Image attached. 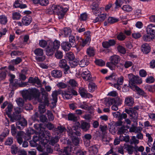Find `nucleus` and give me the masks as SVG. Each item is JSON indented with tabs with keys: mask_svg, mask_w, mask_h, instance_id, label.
I'll list each match as a JSON object with an SVG mask.
<instances>
[{
	"mask_svg": "<svg viewBox=\"0 0 155 155\" xmlns=\"http://www.w3.org/2000/svg\"><path fill=\"white\" fill-rule=\"evenodd\" d=\"M35 54L37 56H41L43 54V50L40 48H37L34 51Z\"/></svg>",
	"mask_w": 155,
	"mask_h": 155,
	"instance_id": "c9c22d12",
	"label": "nucleus"
},
{
	"mask_svg": "<svg viewBox=\"0 0 155 155\" xmlns=\"http://www.w3.org/2000/svg\"><path fill=\"white\" fill-rule=\"evenodd\" d=\"M28 82L31 83L36 84L38 85H40V81L37 77H35L34 78L32 77H30L28 79Z\"/></svg>",
	"mask_w": 155,
	"mask_h": 155,
	"instance_id": "bb28decb",
	"label": "nucleus"
},
{
	"mask_svg": "<svg viewBox=\"0 0 155 155\" xmlns=\"http://www.w3.org/2000/svg\"><path fill=\"white\" fill-rule=\"evenodd\" d=\"M22 20L23 25L28 26L30 24L32 21V19L31 16L27 15L23 17Z\"/></svg>",
	"mask_w": 155,
	"mask_h": 155,
	"instance_id": "f8f14e48",
	"label": "nucleus"
},
{
	"mask_svg": "<svg viewBox=\"0 0 155 155\" xmlns=\"http://www.w3.org/2000/svg\"><path fill=\"white\" fill-rule=\"evenodd\" d=\"M95 62L97 65L99 66H103L105 64V62L101 59L96 60Z\"/></svg>",
	"mask_w": 155,
	"mask_h": 155,
	"instance_id": "4d7b16f0",
	"label": "nucleus"
},
{
	"mask_svg": "<svg viewBox=\"0 0 155 155\" xmlns=\"http://www.w3.org/2000/svg\"><path fill=\"white\" fill-rule=\"evenodd\" d=\"M99 0H94L91 7L93 14L96 15H98L100 12L98 5L99 3Z\"/></svg>",
	"mask_w": 155,
	"mask_h": 155,
	"instance_id": "423d86ee",
	"label": "nucleus"
},
{
	"mask_svg": "<svg viewBox=\"0 0 155 155\" xmlns=\"http://www.w3.org/2000/svg\"><path fill=\"white\" fill-rule=\"evenodd\" d=\"M82 41H81L80 42L79 44L80 45L83 47L87 45H88V43L90 42V41H87V40L86 39H85V40L82 39Z\"/></svg>",
	"mask_w": 155,
	"mask_h": 155,
	"instance_id": "0e129e2a",
	"label": "nucleus"
},
{
	"mask_svg": "<svg viewBox=\"0 0 155 155\" xmlns=\"http://www.w3.org/2000/svg\"><path fill=\"white\" fill-rule=\"evenodd\" d=\"M125 104L128 106H131L134 103V99L131 97H129L126 98L125 100Z\"/></svg>",
	"mask_w": 155,
	"mask_h": 155,
	"instance_id": "393cba45",
	"label": "nucleus"
},
{
	"mask_svg": "<svg viewBox=\"0 0 155 155\" xmlns=\"http://www.w3.org/2000/svg\"><path fill=\"white\" fill-rule=\"evenodd\" d=\"M13 105L11 104H9L8 105L7 107L5 109V112L8 117L11 118L12 117L11 112L12 111Z\"/></svg>",
	"mask_w": 155,
	"mask_h": 155,
	"instance_id": "a878e982",
	"label": "nucleus"
},
{
	"mask_svg": "<svg viewBox=\"0 0 155 155\" xmlns=\"http://www.w3.org/2000/svg\"><path fill=\"white\" fill-rule=\"evenodd\" d=\"M117 49L118 51L122 54H125L126 52L125 48L121 45H118L117 47Z\"/></svg>",
	"mask_w": 155,
	"mask_h": 155,
	"instance_id": "13d9d810",
	"label": "nucleus"
},
{
	"mask_svg": "<svg viewBox=\"0 0 155 155\" xmlns=\"http://www.w3.org/2000/svg\"><path fill=\"white\" fill-rule=\"evenodd\" d=\"M40 94L39 91L36 88H31L28 89L23 92L22 96L25 100L38 99Z\"/></svg>",
	"mask_w": 155,
	"mask_h": 155,
	"instance_id": "7ed1b4c3",
	"label": "nucleus"
},
{
	"mask_svg": "<svg viewBox=\"0 0 155 155\" xmlns=\"http://www.w3.org/2000/svg\"><path fill=\"white\" fill-rule=\"evenodd\" d=\"M55 56L57 58L60 59L63 57V54L61 51H57L55 53Z\"/></svg>",
	"mask_w": 155,
	"mask_h": 155,
	"instance_id": "bf43d9fd",
	"label": "nucleus"
},
{
	"mask_svg": "<svg viewBox=\"0 0 155 155\" xmlns=\"http://www.w3.org/2000/svg\"><path fill=\"white\" fill-rule=\"evenodd\" d=\"M71 32V29L68 28H64L63 34L64 35L65 37H68L70 35Z\"/></svg>",
	"mask_w": 155,
	"mask_h": 155,
	"instance_id": "473e14b6",
	"label": "nucleus"
},
{
	"mask_svg": "<svg viewBox=\"0 0 155 155\" xmlns=\"http://www.w3.org/2000/svg\"><path fill=\"white\" fill-rule=\"evenodd\" d=\"M105 78L107 80H110L112 81H114L117 79L118 77L115 74H112L109 76L106 77Z\"/></svg>",
	"mask_w": 155,
	"mask_h": 155,
	"instance_id": "7c9ffc66",
	"label": "nucleus"
},
{
	"mask_svg": "<svg viewBox=\"0 0 155 155\" xmlns=\"http://www.w3.org/2000/svg\"><path fill=\"white\" fill-rule=\"evenodd\" d=\"M134 147V151L136 152L137 151L142 152L144 150V148L143 146H140L139 147L135 146Z\"/></svg>",
	"mask_w": 155,
	"mask_h": 155,
	"instance_id": "774afa93",
	"label": "nucleus"
},
{
	"mask_svg": "<svg viewBox=\"0 0 155 155\" xmlns=\"http://www.w3.org/2000/svg\"><path fill=\"white\" fill-rule=\"evenodd\" d=\"M61 46L63 49L65 51H69L71 48V47L72 46L68 42H63L61 44Z\"/></svg>",
	"mask_w": 155,
	"mask_h": 155,
	"instance_id": "4be33fe9",
	"label": "nucleus"
},
{
	"mask_svg": "<svg viewBox=\"0 0 155 155\" xmlns=\"http://www.w3.org/2000/svg\"><path fill=\"white\" fill-rule=\"evenodd\" d=\"M130 116L132 117L133 119L132 121L134 123V125H137L138 114L137 111H135L134 110L133 111H133H132V113L130 114Z\"/></svg>",
	"mask_w": 155,
	"mask_h": 155,
	"instance_id": "412c9836",
	"label": "nucleus"
},
{
	"mask_svg": "<svg viewBox=\"0 0 155 155\" xmlns=\"http://www.w3.org/2000/svg\"><path fill=\"white\" fill-rule=\"evenodd\" d=\"M112 114L114 117L117 118L118 120H122L127 117V115L126 114L123 113L121 114L118 112H113Z\"/></svg>",
	"mask_w": 155,
	"mask_h": 155,
	"instance_id": "4468645a",
	"label": "nucleus"
},
{
	"mask_svg": "<svg viewBox=\"0 0 155 155\" xmlns=\"http://www.w3.org/2000/svg\"><path fill=\"white\" fill-rule=\"evenodd\" d=\"M88 88L90 92H93L97 88V87L94 83L91 82L89 84Z\"/></svg>",
	"mask_w": 155,
	"mask_h": 155,
	"instance_id": "a19ab883",
	"label": "nucleus"
},
{
	"mask_svg": "<svg viewBox=\"0 0 155 155\" xmlns=\"http://www.w3.org/2000/svg\"><path fill=\"white\" fill-rule=\"evenodd\" d=\"M66 130V129L65 127L63 126L60 125L57 127V128H56V131H57V134H59L62 133L64 132H65Z\"/></svg>",
	"mask_w": 155,
	"mask_h": 155,
	"instance_id": "c756f323",
	"label": "nucleus"
},
{
	"mask_svg": "<svg viewBox=\"0 0 155 155\" xmlns=\"http://www.w3.org/2000/svg\"><path fill=\"white\" fill-rule=\"evenodd\" d=\"M89 62L88 60L85 58L81 60L79 63V65L81 67H85L88 65Z\"/></svg>",
	"mask_w": 155,
	"mask_h": 155,
	"instance_id": "cd10ccee",
	"label": "nucleus"
},
{
	"mask_svg": "<svg viewBox=\"0 0 155 155\" xmlns=\"http://www.w3.org/2000/svg\"><path fill=\"white\" fill-rule=\"evenodd\" d=\"M124 148L130 154H132L134 151V147L130 145L124 144Z\"/></svg>",
	"mask_w": 155,
	"mask_h": 155,
	"instance_id": "b1692460",
	"label": "nucleus"
},
{
	"mask_svg": "<svg viewBox=\"0 0 155 155\" xmlns=\"http://www.w3.org/2000/svg\"><path fill=\"white\" fill-rule=\"evenodd\" d=\"M87 18V15L86 13H84L81 14L79 18L80 21H84Z\"/></svg>",
	"mask_w": 155,
	"mask_h": 155,
	"instance_id": "5fc2aeb1",
	"label": "nucleus"
},
{
	"mask_svg": "<svg viewBox=\"0 0 155 155\" xmlns=\"http://www.w3.org/2000/svg\"><path fill=\"white\" fill-rule=\"evenodd\" d=\"M122 9L127 12H130L132 10L131 6L129 5H124L122 8Z\"/></svg>",
	"mask_w": 155,
	"mask_h": 155,
	"instance_id": "6e6d98bb",
	"label": "nucleus"
},
{
	"mask_svg": "<svg viewBox=\"0 0 155 155\" xmlns=\"http://www.w3.org/2000/svg\"><path fill=\"white\" fill-rule=\"evenodd\" d=\"M118 20L112 17H109L108 19V22L110 24H113L117 22Z\"/></svg>",
	"mask_w": 155,
	"mask_h": 155,
	"instance_id": "680f3d73",
	"label": "nucleus"
},
{
	"mask_svg": "<svg viewBox=\"0 0 155 155\" xmlns=\"http://www.w3.org/2000/svg\"><path fill=\"white\" fill-rule=\"evenodd\" d=\"M60 46V42L57 40H55L53 43L52 47L55 49H58Z\"/></svg>",
	"mask_w": 155,
	"mask_h": 155,
	"instance_id": "8fccbe9b",
	"label": "nucleus"
},
{
	"mask_svg": "<svg viewBox=\"0 0 155 155\" xmlns=\"http://www.w3.org/2000/svg\"><path fill=\"white\" fill-rule=\"evenodd\" d=\"M120 57L117 55H114L110 57V60L113 64L114 65H116L120 61Z\"/></svg>",
	"mask_w": 155,
	"mask_h": 155,
	"instance_id": "dca6fc26",
	"label": "nucleus"
},
{
	"mask_svg": "<svg viewBox=\"0 0 155 155\" xmlns=\"http://www.w3.org/2000/svg\"><path fill=\"white\" fill-rule=\"evenodd\" d=\"M47 114L48 115V118L50 121H53L54 120V118L53 114L51 111L48 110L47 112Z\"/></svg>",
	"mask_w": 155,
	"mask_h": 155,
	"instance_id": "e2e57ef3",
	"label": "nucleus"
},
{
	"mask_svg": "<svg viewBox=\"0 0 155 155\" xmlns=\"http://www.w3.org/2000/svg\"><path fill=\"white\" fill-rule=\"evenodd\" d=\"M21 15L18 12H14L12 13V18L14 20H18L20 18Z\"/></svg>",
	"mask_w": 155,
	"mask_h": 155,
	"instance_id": "864d4df0",
	"label": "nucleus"
},
{
	"mask_svg": "<svg viewBox=\"0 0 155 155\" xmlns=\"http://www.w3.org/2000/svg\"><path fill=\"white\" fill-rule=\"evenodd\" d=\"M147 34L153 35L155 34V25L151 24L148 25L147 28Z\"/></svg>",
	"mask_w": 155,
	"mask_h": 155,
	"instance_id": "ddd939ff",
	"label": "nucleus"
},
{
	"mask_svg": "<svg viewBox=\"0 0 155 155\" xmlns=\"http://www.w3.org/2000/svg\"><path fill=\"white\" fill-rule=\"evenodd\" d=\"M15 112L11 117L12 121L19 120L21 117L19 114L21 112L22 110L21 108L17 107L14 109Z\"/></svg>",
	"mask_w": 155,
	"mask_h": 155,
	"instance_id": "0eeeda50",
	"label": "nucleus"
},
{
	"mask_svg": "<svg viewBox=\"0 0 155 155\" xmlns=\"http://www.w3.org/2000/svg\"><path fill=\"white\" fill-rule=\"evenodd\" d=\"M69 41L70 44L73 47H74L76 45V43L75 39L73 35L69 36Z\"/></svg>",
	"mask_w": 155,
	"mask_h": 155,
	"instance_id": "4c0bfd02",
	"label": "nucleus"
},
{
	"mask_svg": "<svg viewBox=\"0 0 155 155\" xmlns=\"http://www.w3.org/2000/svg\"><path fill=\"white\" fill-rule=\"evenodd\" d=\"M70 150V148L69 147H65L64 149L61 150L62 155H70L69 154Z\"/></svg>",
	"mask_w": 155,
	"mask_h": 155,
	"instance_id": "79ce46f5",
	"label": "nucleus"
},
{
	"mask_svg": "<svg viewBox=\"0 0 155 155\" xmlns=\"http://www.w3.org/2000/svg\"><path fill=\"white\" fill-rule=\"evenodd\" d=\"M154 35H144L143 37V40L145 41H150L153 38Z\"/></svg>",
	"mask_w": 155,
	"mask_h": 155,
	"instance_id": "ea45409f",
	"label": "nucleus"
},
{
	"mask_svg": "<svg viewBox=\"0 0 155 155\" xmlns=\"http://www.w3.org/2000/svg\"><path fill=\"white\" fill-rule=\"evenodd\" d=\"M68 118L69 120L76 121L77 120V117L76 116L75 114L73 113H70L68 114Z\"/></svg>",
	"mask_w": 155,
	"mask_h": 155,
	"instance_id": "58836bf2",
	"label": "nucleus"
},
{
	"mask_svg": "<svg viewBox=\"0 0 155 155\" xmlns=\"http://www.w3.org/2000/svg\"><path fill=\"white\" fill-rule=\"evenodd\" d=\"M142 51L145 54H147L149 53L150 50V48L148 44L144 43L143 44L141 47Z\"/></svg>",
	"mask_w": 155,
	"mask_h": 155,
	"instance_id": "a211bd4d",
	"label": "nucleus"
},
{
	"mask_svg": "<svg viewBox=\"0 0 155 155\" xmlns=\"http://www.w3.org/2000/svg\"><path fill=\"white\" fill-rule=\"evenodd\" d=\"M27 121L24 119L16 123V128L20 130H22L24 127L27 125Z\"/></svg>",
	"mask_w": 155,
	"mask_h": 155,
	"instance_id": "2eb2a0df",
	"label": "nucleus"
},
{
	"mask_svg": "<svg viewBox=\"0 0 155 155\" xmlns=\"http://www.w3.org/2000/svg\"><path fill=\"white\" fill-rule=\"evenodd\" d=\"M79 93L82 97L90 98L92 97V95L87 92V91L84 88L80 87L79 90Z\"/></svg>",
	"mask_w": 155,
	"mask_h": 155,
	"instance_id": "1a4fd4ad",
	"label": "nucleus"
},
{
	"mask_svg": "<svg viewBox=\"0 0 155 155\" xmlns=\"http://www.w3.org/2000/svg\"><path fill=\"white\" fill-rule=\"evenodd\" d=\"M9 132V131L8 129H6L4 130L0 135V141H2L3 139L8 135Z\"/></svg>",
	"mask_w": 155,
	"mask_h": 155,
	"instance_id": "e433bc0d",
	"label": "nucleus"
},
{
	"mask_svg": "<svg viewBox=\"0 0 155 155\" xmlns=\"http://www.w3.org/2000/svg\"><path fill=\"white\" fill-rule=\"evenodd\" d=\"M81 75L84 80L88 81L89 82L90 81L91 79L90 72L87 69H83Z\"/></svg>",
	"mask_w": 155,
	"mask_h": 155,
	"instance_id": "6e6552de",
	"label": "nucleus"
},
{
	"mask_svg": "<svg viewBox=\"0 0 155 155\" xmlns=\"http://www.w3.org/2000/svg\"><path fill=\"white\" fill-rule=\"evenodd\" d=\"M126 37L125 35L122 32L120 33L117 36V39L119 41H123L124 40Z\"/></svg>",
	"mask_w": 155,
	"mask_h": 155,
	"instance_id": "603ef678",
	"label": "nucleus"
},
{
	"mask_svg": "<svg viewBox=\"0 0 155 155\" xmlns=\"http://www.w3.org/2000/svg\"><path fill=\"white\" fill-rule=\"evenodd\" d=\"M128 132L127 129L125 127L123 126L119 128L117 133L118 134L121 135L127 133Z\"/></svg>",
	"mask_w": 155,
	"mask_h": 155,
	"instance_id": "72a5a7b5",
	"label": "nucleus"
},
{
	"mask_svg": "<svg viewBox=\"0 0 155 155\" xmlns=\"http://www.w3.org/2000/svg\"><path fill=\"white\" fill-rule=\"evenodd\" d=\"M42 98L39 97L38 99V101L41 103H43V104L47 106H48L49 102H50L52 105L53 104L51 103V100L53 99V98L51 99L50 100H49L48 97V93L46 92L45 91H44V92L42 93Z\"/></svg>",
	"mask_w": 155,
	"mask_h": 155,
	"instance_id": "39448f33",
	"label": "nucleus"
},
{
	"mask_svg": "<svg viewBox=\"0 0 155 155\" xmlns=\"http://www.w3.org/2000/svg\"><path fill=\"white\" fill-rule=\"evenodd\" d=\"M68 86H71L72 87H75L78 86V84L76 81L74 79L70 80L68 82Z\"/></svg>",
	"mask_w": 155,
	"mask_h": 155,
	"instance_id": "49530a36",
	"label": "nucleus"
},
{
	"mask_svg": "<svg viewBox=\"0 0 155 155\" xmlns=\"http://www.w3.org/2000/svg\"><path fill=\"white\" fill-rule=\"evenodd\" d=\"M57 86L58 87L61 89L65 88L67 87V84L62 82L58 83L57 84Z\"/></svg>",
	"mask_w": 155,
	"mask_h": 155,
	"instance_id": "052dcab7",
	"label": "nucleus"
},
{
	"mask_svg": "<svg viewBox=\"0 0 155 155\" xmlns=\"http://www.w3.org/2000/svg\"><path fill=\"white\" fill-rule=\"evenodd\" d=\"M59 66L61 68L64 69L66 71L69 69V67L67 64V61L65 59H62L60 60Z\"/></svg>",
	"mask_w": 155,
	"mask_h": 155,
	"instance_id": "9b49d317",
	"label": "nucleus"
},
{
	"mask_svg": "<svg viewBox=\"0 0 155 155\" xmlns=\"http://www.w3.org/2000/svg\"><path fill=\"white\" fill-rule=\"evenodd\" d=\"M80 126L83 131L86 132L89 129L90 125L89 123L87 122L81 121Z\"/></svg>",
	"mask_w": 155,
	"mask_h": 155,
	"instance_id": "aec40b11",
	"label": "nucleus"
},
{
	"mask_svg": "<svg viewBox=\"0 0 155 155\" xmlns=\"http://www.w3.org/2000/svg\"><path fill=\"white\" fill-rule=\"evenodd\" d=\"M66 58L70 61H72L74 58V54L71 52L67 53L66 55Z\"/></svg>",
	"mask_w": 155,
	"mask_h": 155,
	"instance_id": "37998d69",
	"label": "nucleus"
},
{
	"mask_svg": "<svg viewBox=\"0 0 155 155\" xmlns=\"http://www.w3.org/2000/svg\"><path fill=\"white\" fill-rule=\"evenodd\" d=\"M41 137L42 136L40 135V133L39 134H35V135L33 136V140L34 141V144L33 145H31L32 142H30V144L31 146L32 147L36 146L37 144L36 142L38 141H40V142L41 139L42 138Z\"/></svg>",
	"mask_w": 155,
	"mask_h": 155,
	"instance_id": "f3484780",
	"label": "nucleus"
},
{
	"mask_svg": "<svg viewBox=\"0 0 155 155\" xmlns=\"http://www.w3.org/2000/svg\"><path fill=\"white\" fill-rule=\"evenodd\" d=\"M40 135H41L42 137H49L50 136V133L49 131L45 130L44 131L40 133Z\"/></svg>",
	"mask_w": 155,
	"mask_h": 155,
	"instance_id": "de8ad7c7",
	"label": "nucleus"
},
{
	"mask_svg": "<svg viewBox=\"0 0 155 155\" xmlns=\"http://www.w3.org/2000/svg\"><path fill=\"white\" fill-rule=\"evenodd\" d=\"M59 140L58 137L56 136L54 137H52L49 140V143L52 145H54L56 143H57Z\"/></svg>",
	"mask_w": 155,
	"mask_h": 155,
	"instance_id": "f704fd0d",
	"label": "nucleus"
},
{
	"mask_svg": "<svg viewBox=\"0 0 155 155\" xmlns=\"http://www.w3.org/2000/svg\"><path fill=\"white\" fill-rule=\"evenodd\" d=\"M8 21L7 17L4 15L0 16V23L3 25H5Z\"/></svg>",
	"mask_w": 155,
	"mask_h": 155,
	"instance_id": "c03bdc74",
	"label": "nucleus"
},
{
	"mask_svg": "<svg viewBox=\"0 0 155 155\" xmlns=\"http://www.w3.org/2000/svg\"><path fill=\"white\" fill-rule=\"evenodd\" d=\"M17 104L18 105L21 107H22L23 106L24 104V101L22 98H18L16 99V100Z\"/></svg>",
	"mask_w": 155,
	"mask_h": 155,
	"instance_id": "a18cd8bd",
	"label": "nucleus"
},
{
	"mask_svg": "<svg viewBox=\"0 0 155 155\" xmlns=\"http://www.w3.org/2000/svg\"><path fill=\"white\" fill-rule=\"evenodd\" d=\"M39 46L43 48L45 47L47 45V42L46 41L44 40H40L39 42Z\"/></svg>",
	"mask_w": 155,
	"mask_h": 155,
	"instance_id": "338daca9",
	"label": "nucleus"
},
{
	"mask_svg": "<svg viewBox=\"0 0 155 155\" xmlns=\"http://www.w3.org/2000/svg\"><path fill=\"white\" fill-rule=\"evenodd\" d=\"M61 94L63 98L64 99L69 100L71 99L73 95H77L78 93L77 91L73 89L68 88V90L62 91L60 90L54 91L52 94V97L53 99L51 100V103L53 106L56 107V103L58 100V96L60 94Z\"/></svg>",
	"mask_w": 155,
	"mask_h": 155,
	"instance_id": "f257e3e1",
	"label": "nucleus"
},
{
	"mask_svg": "<svg viewBox=\"0 0 155 155\" xmlns=\"http://www.w3.org/2000/svg\"><path fill=\"white\" fill-rule=\"evenodd\" d=\"M51 75L53 77L56 78H58L62 76L61 72L58 70H54L51 71Z\"/></svg>",
	"mask_w": 155,
	"mask_h": 155,
	"instance_id": "5701e85b",
	"label": "nucleus"
},
{
	"mask_svg": "<svg viewBox=\"0 0 155 155\" xmlns=\"http://www.w3.org/2000/svg\"><path fill=\"white\" fill-rule=\"evenodd\" d=\"M18 147L15 145H13L11 147V152L12 154H15L18 152Z\"/></svg>",
	"mask_w": 155,
	"mask_h": 155,
	"instance_id": "09e8293b",
	"label": "nucleus"
},
{
	"mask_svg": "<svg viewBox=\"0 0 155 155\" xmlns=\"http://www.w3.org/2000/svg\"><path fill=\"white\" fill-rule=\"evenodd\" d=\"M92 138L91 135L90 134H86L83 137V140L84 144L86 147H88L90 146L91 139Z\"/></svg>",
	"mask_w": 155,
	"mask_h": 155,
	"instance_id": "9d476101",
	"label": "nucleus"
},
{
	"mask_svg": "<svg viewBox=\"0 0 155 155\" xmlns=\"http://www.w3.org/2000/svg\"><path fill=\"white\" fill-rule=\"evenodd\" d=\"M134 89L136 91L137 94L142 96L144 97H146L147 95L144 91L142 89L137 86L134 85Z\"/></svg>",
	"mask_w": 155,
	"mask_h": 155,
	"instance_id": "6ab92c4d",
	"label": "nucleus"
},
{
	"mask_svg": "<svg viewBox=\"0 0 155 155\" xmlns=\"http://www.w3.org/2000/svg\"><path fill=\"white\" fill-rule=\"evenodd\" d=\"M90 150L93 151L94 154H96L98 152V148L96 145H94L90 147Z\"/></svg>",
	"mask_w": 155,
	"mask_h": 155,
	"instance_id": "69168bd1",
	"label": "nucleus"
},
{
	"mask_svg": "<svg viewBox=\"0 0 155 155\" xmlns=\"http://www.w3.org/2000/svg\"><path fill=\"white\" fill-rule=\"evenodd\" d=\"M46 105L41 104L38 107L39 110L41 114H43L46 111L45 106Z\"/></svg>",
	"mask_w": 155,
	"mask_h": 155,
	"instance_id": "3c124183",
	"label": "nucleus"
},
{
	"mask_svg": "<svg viewBox=\"0 0 155 155\" xmlns=\"http://www.w3.org/2000/svg\"><path fill=\"white\" fill-rule=\"evenodd\" d=\"M87 53L89 57H93L95 54V52L94 49L91 47H90L87 49Z\"/></svg>",
	"mask_w": 155,
	"mask_h": 155,
	"instance_id": "c85d7f7f",
	"label": "nucleus"
},
{
	"mask_svg": "<svg viewBox=\"0 0 155 155\" xmlns=\"http://www.w3.org/2000/svg\"><path fill=\"white\" fill-rule=\"evenodd\" d=\"M129 79V85L128 87L132 88V86L134 85V84L136 83L141 84L142 83V80L138 76H135L132 73L128 74L127 75Z\"/></svg>",
	"mask_w": 155,
	"mask_h": 155,
	"instance_id": "20e7f679",
	"label": "nucleus"
},
{
	"mask_svg": "<svg viewBox=\"0 0 155 155\" xmlns=\"http://www.w3.org/2000/svg\"><path fill=\"white\" fill-rule=\"evenodd\" d=\"M55 49L52 47L49 46H48L46 49V54L48 56H51L54 53Z\"/></svg>",
	"mask_w": 155,
	"mask_h": 155,
	"instance_id": "2f4dec72",
	"label": "nucleus"
},
{
	"mask_svg": "<svg viewBox=\"0 0 155 155\" xmlns=\"http://www.w3.org/2000/svg\"><path fill=\"white\" fill-rule=\"evenodd\" d=\"M65 6L64 5H56L53 4L51 5L46 12L47 13L49 14H54L57 15L59 19H62L69 8L68 6Z\"/></svg>",
	"mask_w": 155,
	"mask_h": 155,
	"instance_id": "f03ea898",
	"label": "nucleus"
}]
</instances>
